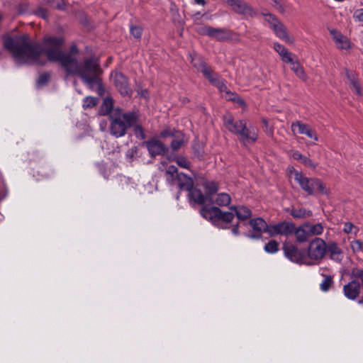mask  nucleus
Listing matches in <instances>:
<instances>
[{"instance_id": "1", "label": "nucleus", "mask_w": 363, "mask_h": 363, "mask_svg": "<svg viewBox=\"0 0 363 363\" xmlns=\"http://www.w3.org/2000/svg\"><path fill=\"white\" fill-rule=\"evenodd\" d=\"M64 43L65 39L61 36L45 35L42 43H38L23 35L5 38L4 46L11 52L17 64L45 65L48 61L59 62L68 74L79 76L89 86H101L99 75L101 69L99 59L90 57L79 64L76 57L63 52Z\"/></svg>"}, {"instance_id": "2", "label": "nucleus", "mask_w": 363, "mask_h": 363, "mask_svg": "<svg viewBox=\"0 0 363 363\" xmlns=\"http://www.w3.org/2000/svg\"><path fill=\"white\" fill-rule=\"evenodd\" d=\"M139 118L138 111L123 113L120 108L115 110L109 115V130L111 135L121 138L126 134L127 130L134 125Z\"/></svg>"}, {"instance_id": "3", "label": "nucleus", "mask_w": 363, "mask_h": 363, "mask_svg": "<svg viewBox=\"0 0 363 363\" xmlns=\"http://www.w3.org/2000/svg\"><path fill=\"white\" fill-rule=\"evenodd\" d=\"M290 173L291 176L294 177L301 188L308 195H314L317 193H321L322 194H328V190L319 179L308 178L294 168Z\"/></svg>"}, {"instance_id": "4", "label": "nucleus", "mask_w": 363, "mask_h": 363, "mask_svg": "<svg viewBox=\"0 0 363 363\" xmlns=\"http://www.w3.org/2000/svg\"><path fill=\"white\" fill-rule=\"evenodd\" d=\"M200 213L202 217L210 220L216 225H220L221 222L228 224L234 218L233 212H224L215 206L210 208L203 206L201 208Z\"/></svg>"}, {"instance_id": "5", "label": "nucleus", "mask_w": 363, "mask_h": 363, "mask_svg": "<svg viewBox=\"0 0 363 363\" xmlns=\"http://www.w3.org/2000/svg\"><path fill=\"white\" fill-rule=\"evenodd\" d=\"M327 252L325 242L318 238H315L308 245L307 248V259L312 262V264L319 262L325 256Z\"/></svg>"}, {"instance_id": "6", "label": "nucleus", "mask_w": 363, "mask_h": 363, "mask_svg": "<svg viewBox=\"0 0 363 363\" xmlns=\"http://www.w3.org/2000/svg\"><path fill=\"white\" fill-rule=\"evenodd\" d=\"M284 255L291 262L311 265L312 262L308 261L306 256L296 246L291 242H285L283 245Z\"/></svg>"}, {"instance_id": "7", "label": "nucleus", "mask_w": 363, "mask_h": 363, "mask_svg": "<svg viewBox=\"0 0 363 363\" xmlns=\"http://www.w3.org/2000/svg\"><path fill=\"white\" fill-rule=\"evenodd\" d=\"M111 79L121 95L129 98L132 96L133 90L130 86L128 78L123 74L113 72L111 73Z\"/></svg>"}, {"instance_id": "8", "label": "nucleus", "mask_w": 363, "mask_h": 363, "mask_svg": "<svg viewBox=\"0 0 363 363\" xmlns=\"http://www.w3.org/2000/svg\"><path fill=\"white\" fill-rule=\"evenodd\" d=\"M252 230L248 234V237L253 239H259L263 233L269 234V225L262 218H252L249 221Z\"/></svg>"}, {"instance_id": "9", "label": "nucleus", "mask_w": 363, "mask_h": 363, "mask_svg": "<svg viewBox=\"0 0 363 363\" xmlns=\"http://www.w3.org/2000/svg\"><path fill=\"white\" fill-rule=\"evenodd\" d=\"M295 230V225L291 222L283 221L274 225H269V235L274 237L276 235L289 236L291 235Z\"/></svg>"}, {"instance_id": "10", "label": "nucleus", "mask_w": 363, "mask_h": 363, "mask_svg": "<svg viewBox=\"0 0 363 363\" xmlns=\"http://www.w3.org/2000/svg\"><path fill=\"white\" fill-rule=\"evenodd\" d=\"M227 3L234 11L246 18H253L257 16V12L242 0H227Z\"/></svg>"}, {"instance_id": "11", "label": "nucleus", "mask_w": 363, "mask_h": 363, "mask_svg": "<svg viewBox=\"0 0 363 363\" xmlns=\"http://www.w3.org/2000/svg\"><path fill=\"white\" fill-rule=\"evenodd\" d=\"M240 142L243 145L253 143L257 140V131L253 127H247L246 123L244 125L243 130L238 134Z\"/></svg>"}, {"instance_id": "12", "label": "nucleus", "mask_w": 363, "mask_h": 363, "mask_svg": "<svg viewBox=\"0 0 363 363\" xmlns=\"http://www.w3.org/2000/svg\"><path fill=\"white\" fill-rule=\"evenodd\" d=\"M199 33L208 35L218 40H224L229 38V35L226 29L215 28L210 26L201 27L199 30Z\"/></svg>"}, {"instance_id": "13", "label": "nucleus", "mask_w": 363, "mask_h": 363, "mask_svg": "<svg viewBox=\"0 0 363 363\" xmlns=\"http://www.w3.org/2000/svg\"><path fill=\"white\" fill-rule=\"evenodd\" d=\"M361 284L357 279L352 280L343 286L344 295L350 300H354L360 294Z\"/></svg>"}, {"instance_id": "14", "label": "nucleus", "mask_w": 363, "mask_h": 363, "mask_svg": "<svg viewBox=\"0 0 363 363\" xmlns=\"http://www.w3.org/2000/svg\"><path fill=\"white\" fill-rule=\"evenodd\" d=\"M225 127L231 133L238 135V134L243 130L245 122L242 120L234 121L232 116L228 114L223 118Z\"/></svg>"}, {"instance_id": "15", "label": "nucleus", "mask_w": 363, "mask_h": 363, "mask_svg": "<svg viewBox=\"0 0 363 363\" xmlns=\"http://www.w3.org/2000/svg\"><path fill=\"white\" fill-rule=\"evenodd\" d=\"M330 33L338 48L342 50L350 48V43L347 37L344 36L335 29H330Z\"/></svg>"}, {"instance_id": "16", "label": "nucleus", "mask_w": 363, "mask_h": 363, "mask_svg": "<svg viewBox=\"0 0 363 363\" xmlns=\"http://www.w3.org/2000/svg\"><path fill=\"white\" fill-rule=\"evenodd\" d=\"M175 179L174 183H172V185H177L180 190L189 191L194 186L192 179L183 173H179V175Z\"/></svg>"}, {"instance_id": "17", "label": "nucleus", "mask_w": 363, "mask_h": 363, "mask_svg": "<svg viewBox=\"0 0 363 363\" xmlns=\"http://www.w3.org/2000/svg\"><path fill=\"white\" fill-rule=\"evenodd\" d=\"M191 62L192 65L200 72H201L204 77H206L212 70L211 67H208L203 60L199 57L197 55H190Z\"/></svg>"}, {"instance_id": "18", "label": "nucleus", "mask_w": 363, "mask_h": 363, "mask_svg": "<svg viewBox=\"0 0 363 363\" xmlns=\"http://www.w3.org/2000/svg\"><path fill=\"white\" fill-rule=\"evenodd\" d=\"M146 145L151 156L163 155L165 152L164 145L159 140L148 141L146 143Z\"/></svg>"}, {"instance_id": "19", "label": "nucleus", "mask_w": 363, "mask_h": 363, "mask_svg": "<svg viewBox=\"0 0 363 363\" xmlns=\"http://www.w3.org/2000/svg\"><path fill=\"white\" fill-rule=\"evenodd\" d=\"M270 28L273 30L275 35L281 40L286 43L292 42L287 33L286 27L280 21H277L276 23H274V25H272Z\"/></svg>"}, {"instance_id": "20", "label": "nucleus", "mask_w": 363, "mask_h": 363, "mask_svg": "<svg viewBox=\"0 0 363 363\" xmlns=\"http://www.w3.org/2000/svg\"><path fill=\"white\" fill-rule=\"evenodd\" d=\"M327 252L330 254V259L335 262H340L343 259L342 250L335 242H330L327 245Z\"/></svg>"}, {"instance_id": "21", "label": "nucleus", "mask_w": 363, "mask_h": 363, "mask_svg": "<svg viewBox=\"0 0 363 363\" xmlns=\"http://www.w3.org/2000/svg\"><path fill=\"white\" fill-rule=\"evenodd\" d=\"M274 50L279 55L281 58V60L287 63L289 62H292V59L294 57V55L289 52L287 48H286L283 45H281L279 43H274L273 46Z\"/></svg>"}, {"instance_id": "22", "label": "nucleus", "mask_w": 363, "mask_h": 363, "mask_svg": "<svg viewBox=\"0 0 363 363\" xmlns=\"http://www.w3.org/2000/svg\"><path fill=\"white\" fill-rule=\"evenodd\" d=\"M188 192V199L190 203H194L201 205L205 203L206 196H205L200 190L193 186Z\"/></svg>"}, {"instance_id": "23", "label": "nucleus", "mask_w": 363, "mask_h": 363, "mask_svg": "<svg viewBox=\"0 0 363 363\" xmlns=\"http://www.w3.org/2000/svg\"><path fill=\"white\" fill-rule=\"evenodd\" d=\"M230 209L235 213L237 218L240 220H245L252 216L251 210L245 206H232Z\"/></svg>"}, {"instance_id": "24", "label": "nucleus", "mask_w": 363, "mask_h": 363, "mask_svg": "<svg viewBox=\"0 0 363 363\" xmlns=\"http://www.w3.org/2000/svg\"><path fill=\"white\" fill-rule=\"evenodd\" d=\"M205 77L208 79L212 85L216 86L220 91H225L226 90L227 87L224 81L220 79L217 74L214 73L213 70H211Z\"/></svg>"}, {"instance_id": "25", "label": "nucleus", "mask_w": 363, "mask_h": 363, "mask_svg": "<svg viewBox=\"0 0 363 363\" xmlns=\"http://www.w3.org/2000/svg\"><path fill=\"white\" fill-rule=\"evenodd\" d=\"M205 77L208 79L212 85L216 86L220 91H225L226 90L227 87L224 81L220 79L217 74L214 73L213 70H211Z\"/></svg>"}, {"instance_id": "26", "label": "nucleus", "mask_w": 363, "mask_h": 363, "mask_svg": "<svg viewBox=\"0 0 363 363\" xmlns=\"http://www.w3.org/2000/svg\"><path fill=\"white\" fill-rule=\"evenodd\" d=\"M296 236V239L298 242H305L310 238V235L306 228V223L296 228L294 233Z\"/></svg>"}, {"instance_id": "27", "label": "nucleus", "mask_w": 363, "mask_h": 363, "mask_svg": "<svg viewBox=\"0 0 363 363\" xmlns=\"http://www.w3.org/2000/svg\"><path fill=\"white\" fill-rule=\"evenodd\" d=\"M288 63L291 64V69L298 77L305 79L306 74L303 68L297 60H294V57L292 59V62H289Z\"/></svg>"}, {"instance_id": "28", "label": "nucleus", "mask_w": 363, "mask_h": 363, "mask_svg": "<svg viewBox=\"0 0 363 363\" xmlns=\"http://www.w3.org/2000/svg\"><path fill=\"white\" fill-rule=\"evenodd\" d=\"M290 214L294 218H305L312 216V212L310 210H306L303 208H292Z\"/></svg>"}, {"instance_id": "29", "label": "nucleus", "mask_w": 363, "mask_h": 363, "mask_svg": "<svg viewBox=\"0 0 363 363\" xmlns=\"http://www.w3.org/2000/svg\"><path fill=\"white\" fill-rule=\"evenodd\" d=\"M113 103L111 98H106L101 106L100 113L101 115L111 114L115 109H113Z\"/></svg>"}, {"instance_id": "30", "label": "nucleus", "mask_w": 363, "mask_h": 363, "mask_svg": "<svg viewBox=\"0 0 363 363\" xmlns=\"http://www.w3.org/2000/svg\"><path fill=\"white\" fill-rule=\"evenodd\" d=\"M178 175H179V174L177 172V169L173 165L169 166L165 172L166 179L170 184L174 183L175 179L177 178Z\"/></svg>"}, {"instance_id": "31", "label": "nucleus", "mask_w": 363, "mask_h": 363, "mask_svg": "<svg viewBox=\"0 0 363 363\" xmlns=\"http://www.w3.org/2000/svg\"><path fill=\"white\" fill-rule=\"evenodd\" d=\"M306 228L308 229L310 238L313 235H321L323 232L324 228L321 223H317L315 225L306 223Z\"/></svg>"}, {"instance_id": "32", "label": "nucleus", "mask_w": 363, "mask_h": 363, "mask_svg": "<svg viewBox=\"0 0 363 363\" xmlns=\"http://www.w3.org/2000/svg\"><path fill=\"white\" fill-rule=\"evenodd\" d=\"M308 126V125L304 124L301 121H296L292 123L291 130L294 134L297 133L299 134L304 135Z\"/></svg>"}, {"instance_id": "33", "label": "nucleus", "mask_w": 363, "mask_h": 363, "mask_svg": "<svg viewBox=\"0 0 363 363\" xmlns=\"http://www.w3.org/2000/svg\"><path fill=\"white\" fill-rule=\"evenodd\" d=\"M231 198L229 194L226 193H220L217 195L215 203L220 206H226L230 204Z\"/></svg>"}, {"instance_id": "34", "label": "nucleus", "mask_w": 363, "mask_h": 363, "mask_svg": "<svg viewBox=\"0 0 363 363\" xmlns=\"http://www.w3.org/2000/svg\"><path fill=\"white\" fill-rule=\"evenodd\" d=\"M325 278L320 284V289L322 291L327 292L333 284V277L330 275H323Z\"/></svg>"}, {"instance_id": "35", "label": "nucleus", "mask_w": 363, "mask_h": 363, "mask_svg": "<svg viewBox=\"0 0 363 363\" xmlns=\"http://www.w3.org/2000/svg\"><path fill=\"white\" fill-rule=\"evenodd\" d=\"M266 252L269 254H274L279 250V243L276 240H270L264 247Z\"/></svg>"}, {"instance_id": "36", "label": "nucleus", "mask_w": 363, "mask_h": 363, "mask_svg": "<svg viewBox=\"0 0 363 363\" xmlns=\"http://www.w3.org/2000/svg\"><path fill=\"white\" fill-rule=\"evenodd\" d=\"M343 231L347 234L357 235L359 232V228L354 225L352 223L347 222L344 224Z\"/></svg>"}, {"instance_id": "37", "label": "nucleus", "mask_w": 363, "mask_h": 363, "mask_svg": "<svg viewBox=\"0 0 363 363\" xmlns=\"http://www.w3.org/2000/svg\"><path fill=\"white\" fill-rule=\"evenodd\" d=\"M173 161H174L179 167L182 168L189 169L190 167V162L189 160L182 156L175 157L173 159Z\"/></svg>"}, {"instance_id": "38", "label": "nucleus", "mask_w": 363, "mask_h": 363, "mask_svg": "<svg viewBox=\"0 0 363 363\" xmlns=\"http://www.w3.org/2000/svg\"><path fill=\"white\" fill-rule=\"evenodd\" d=\"M98 99L96 97L87 96L83 101V107L84 108H91L96 105Z\"/></svg>"}, {"instance_id": "39", "label": "nucleus", "mask_w": 363, "mask_h": 363, "mask_svg": "<svg viewBox=\"0 0 363 363\" xmlns=\"http://www.w3.org/2000/svg\"><path fill=\"white\" fill-rule=\"evenodd\" d=\"M262 15L265 17V21L269 23L270 27L279 21L274 15L265 11H262Z\"/></svg>"}, {"instance_id": "40", "label": "nucleus", "mask_w": 363, "mask_h": 363, "mask_svg": "<svg viewBox=\"0 0 363 363\" xmlns=\"http://www.w3.org/2000/svg\"><path fill=\"white\" fill-rule=\"evenodd\" d=\"M204 187L208 191V193L210 195H212V194L216 193L218 189L217 184L213 182H205Z\"/></svg>"}, {"instance_id": "41", "label": "nucleus", "mask_w": 363, "mask_h": 363, "mask_svg": "<svg viewBox=\"0 0 363 363\" xmlns=\"http://www.w3.org/2000/svg\"><path fill=\"white\" fill-rule=\"evenodd\" d=\"M184 144V139L182 135L177 136L175 138L172 140L171 142V147L174 150H177L181 147V146Z\"/></svg>"}, {"instance_id": "42", "label": "nucleus", "mask_w": 363, "mask_h": 363, "mask_svg": "<svg viewBox=\"0 0 363 363\" xmlns=\"http://www.w3.org/2000/svg\"><path fill=\"white\" fill-rule=\"evenodd\" d=\"M350 247L354 253L362 252L363 250V244L359 240L352 241L350 242Z\"/></svg>"}, {"instance_id": "43", "label": "nucleus", "mask_w": 363, "mask_h": 363, "mask_svg": "<svg viewBox=\"0 0 363 363\" xmlns=\"http://www.w3.org/2000/svg\"><path fill=\"white\" fill-rule=\"evenodd\" d=\"M352 274L357 280L360 281V284L363 287V269L354 268L352 271Z\"/></svg>"}, {"instance_id": "44", "label": "nucleus", "mask_w": 363, "mask_h": 363, "mask_svg": "<svg viewBox=\"0 0 363 363\" xmlns=\"http://www.w3.org/2000/svg\"><path fill=\"white\" fill-rule=\"evenodd\" d=\"M350 86L352 90L357 95H361V88L354 78L350 79Z\"/></svg>"}, {"instance_id": "45", "label": "nucleus", "mask_w": 363, "mask_h": 363, "mask_svg": "<svg viewBox=\"0 0 363 363\" xmlns=\"http://www.w3.org/2000/svg\"><path fill=\"white\" fill-rule=\"evenodd\" d=\"M133 126L134 127V133L135 136L140 139H144L145 135L142 126L140 125H136V123H135Z\"/></svg>"}, {"instance_id": "46", "label": "nucleus", "mask_w": 363, "mask_h": 363, "mask_svg": "<svg viewBox=\"0 0 363 363\" xmlns=\"http://www.w3.org/2000/svg\"><path fill=\"white\" fill-rule=\"evenodd\" d=\"M50 79V74L48 73H43L40 74L38 79V86H44L45 85Z\"/></svg>"}, {"instance_id": "47", "label": "nucleus", "mask_w": 363, "mask_h": 363, "mask_svg": "<svg viewBox=\"0 0 363 363\" xmlns=\"http://www.w3.org/2000/svg\"><path fill=\"white\" fill-rule=\"evenodd\" d=\"M130 33L136 38H140L142 34V28L140 26H131L130 28Z\"/></svg>"}, {"instance_id": "48", "label": "nucleus", "mask_w": 363, "mask_h": 363, "mask_svg": "<svg viewBox=\"0 0 363 363\" xmlns=\"http://www.w3.org/2000/svg\"><path fill=\"white\" fill-rule=\"evenodd\" d=\"M304 135H307L310 138L313 139L315 141H317L318 140L316 132L315 131V130L311 128L310 126H308V128H307Z\"/></svg>"}, {"instance_id": "49", "label": "nucleus", "mask_w": 363, "mask_h": 363, "mask_svg": "<svg viewBox=\"0 0 363 363\" xmlns=\"http://www.w3.org/2000/svg\"><path fill=\"white\" fill-rule=\"evenodd\" d=\"M48 1L52 4V6L58 9L62 10L64 9L65 4L63 0H49Z\"/></svg>"}, {"instance_id": "50", "label": "nucleus", "mask_w": 363, "mask_h": 363, "mask_svg": "<svg viewBox=\"0 0 363 363\" xmlns=\"http://www.w3.org/2000/svg\"><path fill=\"white\" fill-rule=\"evenodd\" d=\"M353 18L358 21L363 22V9L354 11Z\"/></svg>"}, {"instance_id": "51", "label": "nucleus", "mask_w": 363, "mask_h": 363, "mask_svg": "<svg viewBox=\"0 0 363 363\" xmlns=\"http://www.w3.org/2000/svg\"><path fill=\"white\" fill-rule=\"evenodd\" d=\"M272 6L280 13H284L285 11L284 5L279 0H274Z\"/></svg>"}, {"instance_id": "52", "label": "nucleus", "mask_w": 363, "mask_h": 363, "mask_svg": "<svg viewBox=\"0 0 363 363\" xmlns=\"http://www.w3.org/2000/svg\"><path fill=\"white\" fill-rule=\"evenodd\" d=\"M301 162L306 167H310L312 168H315V165L313 162V161L309 159L308 157H306L303 156V158L301 159Z\"/></svg>"}, {"instance_id": "53", "label": "nucleus", "mask_w": 363, "mask_h": 363, "mask_svg": "<svg viewBox=\"0 0 363 363\" xmlns=\"http://www.w3.org/2000/svg\"><path fill=\"white\" fill-rule=\"evenodd\" d=\"M291 157H293V159L299 161H301V159L303 158V155L298 151L293 152Z\"/></svg>"}, {"instance_id": "54", "label": "nucleus", "mask_w": 363, "mask_h": 363, "mask_svg": "<svg viewBox=\"0 0 363 363\" xmlns=\"http://www.w3.org/2000/svg\"><path fill=\"white\" fill-rule=\"evenodd\" d=\"M138 94L143 98H148V91L147 89H140L138 91Z\"/></svg>"}, {"instance_id": "55", "label": "nucleus", "mask_w": 363, "mask_h": 363, "mask_svg": "<svg viewBox=\"0 0 363 363\" xmlns=\"http://www.w3.org/2000/svg\"><path fill=\"white\" fill-rule=\"evenodd\" d=\"M65 52V51H63ZM77 52V47L76 45H72L71 48H70V52H66L65 53H67V54H70L72 55V56L73 57H75L74 56V54H76Z\"/></svg>"}, {"instance_id": "56", "label": "nucleus", "mask_w": 363, "mask_h": 363, "mask_svg": "<svg viewBox=\"0 0 363 363\" xmlns=\"http://www.w3.org/2000/svg\"><path fill=\"white\" fill-rule=\"evenodd\" d=\"M238 228H239L238 224L233 226V228H232V233L233 235H239Z\"/></svg>"}, {"instance_id": "57", "label": "nucleus", "mask_w": 363, "mask_h": 363, "mask_svg": "<svg viewBox=\"0 0 363 363\" xmlns=\"http://www.w3.org/2000/svg\"><path fill=\"white\" fill-rule=\"evenodd\" d=\"M194 3L199 5H205L206 1L204 0H194Z\"/></svg>"}, {"instance_id": "58", "label": "nucleus", "mask_w": 363, "mask_h": 363, "mask_svg": "<svg viewBox=\"0 0 363 363\" xmlns=\"http://www.w3.org/2000/svg\"><path fill=\"white\" fill-rule=\"evenodd\" d=\"M39 13L40 15V16L43 18H47V15L45 13V12L43 10V9H40L39 11Z\"/></svg>"}, {"instance_id": "59", "label": "nucleus", "mask_w": 363, "mask_h": 363, "mask_svg": "<svg viewBox=\"0 0 363 363\" xmlns=\"http://www.w3.org/2000/svg\"><path fill=\"white\" fill-rule=\"evenodd\" d=\"M171 135V134H170V132H169V131H168V130H164V131L161 133V135H162V137H167V136H169V135Z\"/></svg>"}]
</instances>
